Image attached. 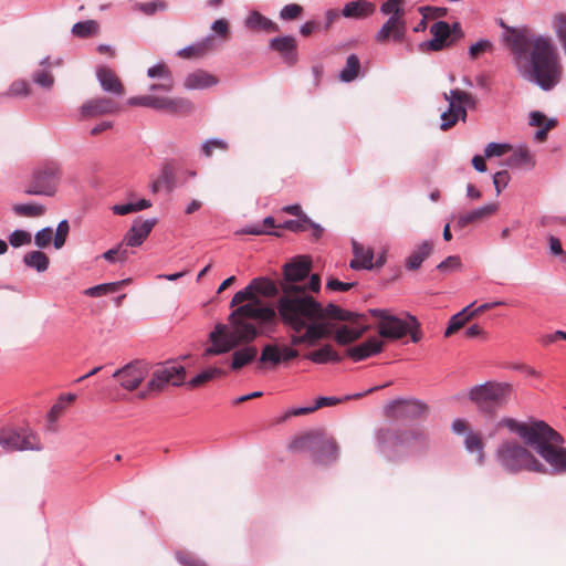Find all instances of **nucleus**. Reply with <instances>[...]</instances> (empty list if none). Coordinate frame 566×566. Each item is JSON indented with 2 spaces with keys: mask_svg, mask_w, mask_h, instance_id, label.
I'll return each mask as SVG.
<instances>
[{
  "mask_svg": "<svg viewBox=\"0 0 566 566\" xmlns=\"http://www.w3.org/2000/svg\"><path fill=\"white\" fill-rule=\"evenodd\" d=\"M250 303V302H258L260 303V298L255 295L254 293V290L251 285V283H249L244 289L238 291L232 300H231V303H230V306L233 307V306H237V305H242L243 302H247Z\"/></svg>",
  "mask_w": 566,
  "mask_h": 566,
  "instance_id": "3c124183",
  "label": "nucleus"
},
{
  "mask_svg": "<svg viewBox=\"0 0 566 566\" xmlns=\"http://www.w3.org/2000/svg\"><path fill=\"white\" fill-rule=\"evenodd\" d=\"M279 315L277 308L263 305L262 302H250L242 305H237V308L231 312L228 321L240 318L243 321L253 319L259 324L260 329H273L276 325V316Z\"/></svg>",
  "mask_w": 566,
  "mask_h": 566,
  "instance_id": "ddd939ff",
  "label": "nucleus"
},
{
  "mask_svg": "<svg viewBox=\"0 0 566 566\" xmlns=\"http://www.w3.org/2000/svg\"><path fill=\"white\" fill-rule=\"evenodd\" d=\"M433 251V243L430 240H423L416 244L410 254L405 259V268L408 271H417Z\"/></svg>",
  "mask_w": 566,
  "mask_h": 566,
  "instance_id": "a878e982",
  "label": "nucleus"
},
{
  "mask_svg": "<svg viewBox=\"0 0 566 566\" xmlns=\"http://www.w3.org/2000/svg\"><path fill=\"white\" fill-rule=\"evenodd\" d=\"M129 280H122L117 282L102 283L84 291V294L90 297H101L106 294L117 292L124 284L128 283Z\"/></svg>",
  "mask_w": 566,
  "mask_h": 566,
  "instance_id": "a18cd8bd",
  "label": "nucleus"
},
{
  "mask_svg": "<svg viewBox=\"0 0 566 566\" xmlns=\"http://www.w3.org/2000/svg\"><path fill=\"white\" fill-rule=\"evenodd\" d=\"M473 305L474 303H471L470 305L465 306L462 311L451 316L449 325L444 331L446 337H450L453 333L463 327L464 324L472 318L470 310L472 308Z\"/></svg>",
  "mask_w": 566,
  "mask_h": 566,
  "instance_id": "ea45409f",
  "label": "nucleus"
},
{
  "mask_svg": "<svg viewBox=\"0 0 566 566\" xmlns=\"http://www.w3.org/2000/svg\"><path fill=\"white\" fill-rule=\"evenodd\" d=\"M290 449L312 452L315 462L322 464L334 462L338 455L336 441L333 438H327L321 431L307 432L294 439Z\"/></svg>",
  "mask_w": 566,
  "mask_h": 566,
  "instance_id": "6e6552de",
  "label": "nucleus"
},
{
  "mask_svg": "<svg viewBox=\"0 0 566 566\" xmlns=\"http://www.w3.org/2000/svg\"><path fill=\"white\" fill-rule=\"evenodd\" d=\"M32 240L31 233L25 230L17 229L12 231L9 235V243L13 248H19L25 244H29Z\"/></svg>",
  "mask_w": 566,
  "mask_h": 566,
  "instance_id": "13d9d810",
  "label": "nucleus"
},
{
  "mask_svg": "<svg viewBox=\"0 0 566 566\" xmlns=\"http://www.w3.org/2000/svg\"><path fill=\"white\" fill-rule=\"evenodd\" d=\"M511 392L509 382L486 381L473 386L468 397L481 413L493 416L506 403Z\"/></svg>",
  "mask_w": 566,
  "mask_h": 566,
  "instance_id": "0eeeda50",
  "label": "nucleus"
},
{
  "mask_svg": "<svg viewBox=\"0 0 566 566\" xmlns=\"http://www.w3.org/2000/svg\"><path fill=\"white\" fill-rule=\"evenodd\" d=\"M99 30V24L95 20H85L76 22L72 27V34L80 39H87L96 35Z\"/></svg>",
  "mask_w": 566,
  "mask_h": 566,
  "instance_id": "49530a36",
  "label": "nucleus"
},
{
  "mask_svg": "<svg viewBox=\"0 0 566 566\" xmlns=\"http://www.w3.org/2000/svg\"><path fill=\"white\" fill-rule=\"evenodd\" d=\"M506 165L511 168L532 169L535 160L527 148H518L507 158Z\"/></svg>",
  "mask_w": 566,
  "mask_h": 566,
  "instance_id": "e433bc0d",
  "label": "nucleus"
},
{
  "mask_svg": "<svg viewBox=\"0 0 566 566\" xmlns=\"http://www.w3.org/2000/svg\"><path fill=\"white\" fill-rule=\"evenodd\" d=\"M367 329L368 326L366 325L361 327H349L343 325L336 329L334 334V340L340 346H346L359 339L367 332Z\"/></svg>",
  "mask_w": 566,
  "mask_h": 566,
  "instance_id": "2f4dec72",
  "label": "nucleus"
},
{
  "mask_svg": "<svg viewBox=\"0 0 566 566\" xmlns=\"http://www.w3.org/2000/svg\"><path fill=\"white\" fill-rule=\"evenodd\" d=\"M465 449L473 453H478V461L479 463L483 462L484 453H483V442L481 437L478 433L468 432L465 440H464Z\"/></svg>",
  "mask_w": 566,
  "mask_h": 566,
  "instance_id": "09e8293b",
  "label": "nucleus"
},
{
  "mask_svg": "<svg viewBox=\"0 0 566 566\" xmlns=\"http://www.w3.org/2000/svg\"><path fill=\"white\" fill-rule=\"evenodd\" d=\"M269 49L280 54L283 62L290 66L297 62V43L292 35L275 36L270 40Z\"/></svg>",
  "mask_w": 566,
  "mask_h": 566,
  "instance_id": "aec40b11",
  "label": "nucleus"
},
{
  "mask_svg": "<svg viewBox=\"0 0 566 566\" xmlns=\"http://www.w3.org/2000/svg\"><path fill=\"white\" fill-rule=\"evenodd\" d=\"M304 358L311 360L314 364L342 361V356L329 344L324 345L317 350L305 354Z\"/></svg>",
  "mask_w": 566,
  "mask_h": 566,
  "instance_id": "473e14b6",
  "label": "nucleus"
},
{
  "mask_svg": "<svg viewBox=\"0 0 566 566\" xmlns=\"http://www.w3.org/2000/svg\"><path fill=\"white\" fill-rule=\"evenodd\" d=\"M428 405L419 399L398 398L385 406V416L395 420H418L428 412Z\"/></svg>",
  "mask_w": 566,
  "mask_h": 566,
  "instance_id": "4468645a",
  "label": "nucleus"
},
{
  "mask_svg": "<svg viewBox=\"0 0 566 566\" xmlns=\"http://www.w3.org/2000/svg\"><path fill=\"white\" fill-rule=\"evenodd\" d=\"M509 32L510 35L507 41L510 42L512 51L514 54L522 56L528 51L530 44H533V41L530 40L525 30H516L511 28Z\"/></svg>",
  "mask_w": 566,
  "mask_h": 566,
  "instance_id": "72a5a7b5",
  "label": "nucleus"
},
{
  "mask_svg": "<svg viewBox=\"0 0 566 566\" xmlns=\"http://www.w3.org/2000/svg\"><path fill=\"white\" fill-rule=\"evenodd\" d=\"M245 27L255 31L277 32L279 25L259 11H252L245 19Z\"/></svg>",
  "mask_w": 566,
  "mask_h": 566,
  "instance_id": "f704fd0d",
  "label": "nucleus"
},
{
  "mask_svg": "<svg viewBox=\"0 0 566 566\" xmlns=\"http://www.w3.org/2000/svg\"><path fill=\"white\" fill-rule=\"evenodd\" d=\"M354 258L349 263L353 270H371L374 252L369 248H365L356 241H353Z\"/></svg>",
  "mask_w": 566,
  "mask_h": 566,
  "instance_id": "cd10ccee",
  "label": "nucleus"
},
{
  "mask_svg": "<svg viewBox=\"0 0 566 566\" xmlns=\"http://www.w3.org/2000/svg\"><path fill=\"white\" fill-rule=\"evenodd\" d=\"M226 376V371L218 367H209L199 374H197L195 377H192L188 382L187 386L189 388H197L212 379L223 377Z\"/></svg>",
  "mask_w": 566,
  "mask_h": 566,
  "instance_id": "37998d69",
  "label": "nucleus"
},
{
  "mask_svg": "<svg viewBox=\"0 0 566 566\" xmlns=\"http://www.w3.org/2000/svg\"><path fill=\"white\" fill-rule=\"evenodd\" d=\"M307 222H310V217L302 216V218H297L296 220H286L277 227L297 233L307 230Z\"/></svg>",
  "mask_w": 566,
  "mask_h": 566,
  "instance_id": "6e6d98bb",
  "label": "nucleus"
},
{
  "mask_svg": "<svg viewBox=\"0 0 566 566\" xmlns=\"http://www.w3.org/2000/svg\"><path fill=\"white\" fill-rule=\"evenodd\" d=\"M60 179V165L53 160L43 161L33 170L24 192L32 196H54Z\"/></svg>",
  "mask_w": 566,
  "mask_h": 566,
  "instance_id": "1a4fd4ad",
  "label": "nucleus"
},
{
  "mask_svg": "<svg viewBox=\"0 0 566 566\" xmlns=\"http://www.w3.org/2000/svg\"><path fill=\"white\" fill-rule=\"evenodd\" d=\"M62 63L63 60L61 57H57L53 62L51 61L50 56L43 57L40 61V66H42V69L34 71L32 74L33 83L44 90H51L54 85V76L49 69L51 66H60Z\"/></svg>",
  "mask_w": 566,
  "mask_h": 566,
  "instance_id": "393cba45",
  "label": "nucleus"
},
{
  "mask_svg": "<svg viewBox=\"0 0 566 566\" xmlns=\"http://www.w3.org/2000/svg\"><path fill=\"white\" fill-rule=\"evenodd\" d=\"M12 210L22 217H40L45 212V208L38 203H18L12 207Z\"/></svg>",
  "mask_w": 566,
  "mask_h": 566,
  "instance_id": "8fccbe9b",
  "label": "nucleus"
},
{
  "mask_svg": "<svg viewBox=\"0 0 566 566\" xmlns=\"http://www.w3.org/2000/svg\"><path fill=\"white\" fill-rule=\"evenodd\" d=\"M405 33V20L400 17H389L380 30L375 34V40L379 43H382L391 36L395 42H402Z\"/></svg>",
  "mask_w": 566,
  "mask_h": 566,
  "instance_id": "5701e85b",
  "label": "nucleus"
},
{
  "mask_svg": "<svg viewBox=\"0 0 566 566\" xmlns=\"http://www.w3.org/2000/svg\"><path fill=\"white\" fill-rule=\"evenodd\" d=\"M402 0H388L380 6L382 14H391L390 17L402 18L403 10L401 9Z\"/></svg>",
  "mask_w": 566,
  "mask_h": 566,
  "instance_id": "680f3d73",
  "label": "nucleus"
},
{
  "mask_svg": "<svg viewBox=\"0 0 566 566\" xmlns=\"http://www.w3.org/2000/svg\"><path fill=\"white\" fill-rule=\"evenodd\" d=\"M145 369L139 361H132L114 371L113 377L126 390L136 389L145 379Z\"/></svg>",
  "mask_w": 566,
  "mask_h": 566,
  "instance_id": "a211bd4d",
  "label": "nucleus"
},
{
  "mask_svg": "<svg viewBox=\"0 0 566 566\" xmlns=\"http://www.w3.org/2000/svg\"><path fill=\"white\" fill-rule=\"evenodd\" d=\"M218 48L217 39L213 34H208L206 38L197 41L186 48L180 49L177 55L182 59H199Z\"/></svg>",
  "mask_w": 566,
  "mask_h": 566,
  "instance_id": "b1692460",
  "label": "nucleus"
},
{
  "mask_svg": "<svg viewBox=\"0 0 566 566\" xmlns=\"http://www.w3.org/2000/svg\"><path fill=\"white\" fill-rule=\"evenodd\" d=\"M29 94L30 86L29 83L24 80L14 81L7 92V95L9 96H27Z\"/></svg>",
  "mask_w": 566,
  "mask_h": 566,
  "instance_id": "338daca9",
  "label": "nucleus"
},
{
  "mask_svg": "<svg viewBox=\"0 0 566 566\" xmlns=\"http://www.w3.org/2000/svg\"><path fill=\"white\" fill-rule=\"evenodd\" d=\"M157 223L156 218L142 220L140 218L134 220L132 227L124 235L123 242L126 247H139L150 234L151 230Z\"/></svg>",
  "mask_w": 566,
  "mask_h": 566,
  "instance_id": "6ab92c4d",
  "label": "nucleus"
},
{
  "mask_svg": "<svg viewBox=\"0 0 566 566\" xmlns=\"http://www.w3.org/2000/svg\"><path fill=\"white\" fill-rule=\"evenodd\" d=\"M258 350L254 346H247L232 354L231 369L238 370L248 365L256 357Z\"/></svg>",
  "mask_w": 566,
  "mask_h": 566,
  "instance_id": "58836bf2",
  "label": "nucleus"
},
{
  "mask_svg": "<svg viewBox=\"0 0 566 566\" xmlns=\"http://www.w3.org/2000/svg\"><path fill=\"white\" fill-rule=\"evenodd\" d=\"M283 282L280 286L283 296L306 295L305 289L296 283L306 279L312 270V258L310 255H297L283 265Z\"/></svg>",
  "mask_w": 566,
  "mask_h": 566,
  "instance_id": "9d476101",
  "label": "nucleus"
},
{
  "mask_svg": "<svg viewBox=\"0 0 566 566\" xmlns=\"http://www.w3.org/2000/svg\"><path fill=\"white\" fill-rule=\"evenodd\" d=\"M496 210H497V203L484 205L482 207L475 208L471 211H468V212L461 214L458 218L457 224L461 229L465 228L470 223L482 220V219L495 213Z\"/></svg>",
  "mask_w": 566,
  "mask_h": 566,
  "instance_id": "c85d7f7f",
  "label": "nucleus"
},
{
  "mask_svg": "<svg viewBox=\"0 0 566 566\" xmlns=\"http://www.w3.org/2000/svg\"><path fill=\"white\" fill-rule=\"evenodd\" d=\"M260 363H272L277 365L281 363V352L276 345L268 344L261 353Z\"/></svg>",
  "mask_w": 566,
  "mask_h": 566,
  "instance_id": "5fc2aeb1",
  "label": "nucleus"
},
{
  "mask_svg": "<svg viewBox=\"0 0 566 566\" xmlns=\"http://www.w3.org/2000/svg\"><path fill=\"white\" fill-rule=\"evenodd\" d=\"M23 263L30 269H34L38 272H44L48 270L50 261L48 255L42 251H30L24 254Z\"/></svg>",
  "mask_w": 566,
  "mask_h": 566,
  "instance_id": "79ce46f5",
  "label": "nucleus"
},
{
  "mask_svg": "<svg viewBox=\"0 0 566 566\" xmlns=\"http://www.w3.org/2000/svg\"><path fill=\"white\" fill-rule=\"evenodd\" d=\"M430 33L433 38L441 39L448 41L451 35V27L446 21H437L430 28Z\"/></svg>",
  "mask_w": 566,
  "mask_h": 566,
  "instance_id": "bf43d9fd",
  "label": "nucleus"
},
{
  "mask_svg": "<svg viewBox=\"0 0 566 566\" xmlns=\"http://www.w3.org/2000/svg\"><path fill=\"white\" fill-rule=\"evenodd\" d=\"M495 458L502 469L509 473L515 474L522 471L548 472L546 465L517 441L502 442L495 452Z\"/></svg>",
  "mask_w": 566,
  "mask_h": 566,
  "instance_id": "20e7f679",
  "label": "nucleus"
},
{
  "mask_svg": "<svg viewBox=\"0 0 566 566\" xmlns=\"http://www.w3.org/2000/svg\"><path fill=\"white\" fill-rule=\"evenodd\" d=\"M147 75L151 78L158 77L167 81L163 84L150 85V91L163 90L165 92H170L172 90L171 73L164 62L157 63L156 65L149 67L147 70Z\"/></svg>",
  "mask_w": 566,
  "mask_h": 566,
  "instance_id": "7c9ffc66",
  "label": "nucleus"
},
{
  "mask_svg": "<svg viewBox=\"0 0 566 566\" xmlns=\"http://www.w3.org/2000/svg\"><path fill=\"white\" fill-rule=\"evenodd\" d=\"M185 367L180 364L163 366L154 371L147 382V390L159 391L169 382L176 387L181 386L185 384Z\"/></svg>",
  "mask_w": 566,
  "mask_h": 566,
  "instance_id": "dca6fc26",
  "label": "nucleus"
},
{
  "mask_svg": "<svg viewBox=\"0 0 566 566\" xmlns=\"http://www.w3.org/2000/svg\"><path fill=\"white\" fill-rule=\"evenodd\" d=\"M192 109V103L184 97H166L165 111L170 114H187Z\"/></svg>",
  "mask_w": 566,
  "mask_h": 566,
  "instance_id": "de8ad7c7",
  "label": "nucleus"
},
{
  "mask_svg": "<svg viewBox=\"0 0 566 566\" xmlns=\"http://www.w3.org/2000/svg\"><path fill=\"white\" fill-rule=\"evenodd\" d=\"M0 446L6 451H40L39 436L29 427H6L0 430Z\"/></svg>",
  "mask_w": 566,
  "mask_h": 566,
  "instance_id": "9b49d317",
  "label": "nucleus"
},
{
  "mask_svg": "<svg viewBox=\"0 0 566 566\" xmlns=\"http://www.w3.org/2000/svg\"><path fill=\"white\" fill-rule=\"evenodd\" d=\"M279 317L283 325L300 333L306 326V321H324L325 318L357 323L365 318L364 314L344 310L328 303L325 307L311 295L281 296L277 301Z\"/></svg>",
  "mask_w": 566,
  "mask_h": 566,
  "instance_id": "f257e3e1",
  "label": "nucleus"
},
{
  "mask_svg": "<svg viewBox=\"0 0 566 566\" xmlns=\"http://www.w3.org/2000/svg\"><path fill=\"white\" fill-rule=\"evenodd\" d=\"M384 342L377 336L369 337L366 342L346 349V356L354 361H361L382 352Z\"/></svg>",
  "mask_w": 566,
  "mask_h": 566,
  "instance_id": "4be33fe9",
  "label": "nucleus"
},
{
  "mask_svg": "<svg viewBox=\"0 0 566 566\" xmlns=\"http://www.w3.org/2000/svg\"><path fill=\"white\" fill-rule=\"evenodd\" d=\"M218 80L206 71L198 70L186 76L184 85L187 90H202L213 86Z\"/></svg>",
  "mask_w": 566,
  "mask_h": 566,
  "instance_id": "c756f323",
  "label": "nucleus"
},
{
  "mask_svg": "<svg viewBox=\"0 0 566 566\" xmlns=\"http://www.w3.org/2000/svg\"><path fill=\"white\" fill-rule=\"evenodd\" d=\"M497 426L505 427L511 432L516 433L526 442V444L532 447L539 457L542 448H545L547 442L552 440L560 442L562 440V434L542 420L527 424L518 422L514 418L506 417L499 421Z\"/></svg>",
  "mask_w": 566,
  "mask_h": 566,
  "instance_id": "423d86ee",
  "label": "nucleus"
},
{
  "mask_svg": "<svg viewBox=\"0 0 566 566\" xmlns=\"http://www.w3.org/2000/svg\"><path fill=\"white\" fill-rule=\"evenodd\" d=\"M130 106L149 107L157 111H165L166 97H158L153 95L134 96L127 101Z\"/></svg>",
  "mask_w": 566,
  "mask_h": 566,
  "instance_id": "a19ab883",
  "label": "nucleus"
},
{
  "mask_svg": "<svg viewBox=\"0 0 566 566\" xmlns=\"http://www.w3.org/2000/svg\"><path fill=\"white\" fill-rule=\"evenodd\" d=\"M303 329H305L304 334L308 346H313L322 339L321 327L316 326L315 321H306V326Z\"/></svg>",
  "mask_w": 566,
  "mask_h": 566,
  "instance_id": "4d7b16f0",
  "label": "nucleus"
},
{
  "mask_svg": "<svg viewBox=\"0 0 566 566\" xmlns=\"http://www.w3.org/2000/svg\"><path fill=\"white\" fill-rule=\"evenodd\" d=\"M369 314L379 318L378 333L388 339H400L408 335V322L391 315L388 310L370 308Z\"/></svg>",
  "mask_w": 566,
  "mask_h": 566,
  "instance_id": "2eb2a0df",
  "label": "nucleus"
},
{
  "mask_svg": "<svg viewBox=\"0 0 566 566\" xmlns=\"http://www.w3.org/2000/svg\"><path fill=\"white\" fill-rule=\"evenodd\" d=\"M69 230L70 226L67 220H62L59 222L56 232L53 238V244L55 249H61L65 244Z\"/></svg>",
  "mask_w": 566,
  "mask_h": 566,
  "instance_id": "052dcab7",
  "label": "nucleus"
},
{
  "mask_svg": "<svg viewBox=\"0 0 566 566\" xmlns=\"http://www.w3.org/2000/svg\"><path fill=\"white\" fill-rule=\"evenodd\" d=\"M159 184L164 186V188L167 191H171L175 187V170L174 167L170 164H165L161 169L160 174L157 178Z\"/></svg>",
  "mask_w": 566,
  "mask_h": 566,
  "instance_id": "864d4df0",
  "label": "nucleus"
},
{
  "mask_svg": "<svg viewBox=\"0 0 566 566\" xmlns=\"http://www.w3.org/2000/svg\"><path fill=\"white\" fill-rule=\"evenodd\" d=\"M377 439L380 444L402 448L410 455L423 454L430 446L429 434L423 427L396 430L382 428L378 430Z\"/></svg>",
  "mask_w": 566,
  "mask_h": 566,
  "instance_id": "39448f33",
  "label": "nucleus"
},
{
  "mask_svg": "<svg viewBox=\"0 0 566 566\" xmlns=\"http://www.w3.org/2000/svg\"><path fill=\"white\" fill-rule=\"evenodd\" d=\"M134 9L140 11L145 15H154L158 11H165L167 9V3L164 0H153L145 3H136Z\"/></svg>",
  "mask_w": 566,
  "mask_h": 566,
  "instance_id": "603ef678",
  "label": "nucleus"
},
{
  "mask_svg": "<svg viewBox=\"0 0 566 566\" xmlns=\"http://www.w3.org/2000/svg\"><path fill=\"white\" fill-rule=\"evenodd\" d=\"M96 76L104 92L118 96L123 95L124 86L113 70L101 66L96 71Z\"/></svg>",
  "mask_w": 566,
  "mask_h": 566,
  "instance_id": "bb28decb",
  "label": "nucleus"
},
{
  "mask_svg": "<svg viewBox=\"0 0 566 566\" xmlns=\"http://www.w3.org/2000/svg\"><path fill=\"white\" fill-rule=\"evenodd\" d=\"M526 77L543 91H551L560 82L562 65L549 38L543 35L534 38L531 69L527 71Z\"/></svg>",
  "mask_w": 566,
  "mask_h": 566,
  "instance_id": "f03ea898",
  "label": "nucleus"
},
{
  "mask_svg": "<svg viewBox=\"0 0 566 566\" xmlns=\"http://www.w3.org/2000/svg\"><path fill=\"white\" fill-rule=\"evenodd\" d=\"M119 111V105L111 98L97 97L87 101L81 106V115L84 118L99 115L114 114Z\"/></svg>",
  "mask_w": 566,
  "mask_h": 566,
  "instance_id": "412c9836",
  "label": "nucleus"
},
{
  "mask_svg": "<svg viewBox=\"0 0 566 566\" xmlns=\"http://www.w3.org/2000/svg\"><path fill=\"white\" fill-rule=\"evenodd\" d=\"M229 325L230 329L224 324H217L214 326V329L209 334L212 345L206 348L205 355L211 356L228 353L241 343L248 344L253 342L260 334L254 324L240 318L229 321Z\"/></svg>",
  "mask_w": 566,
  "mask_h": 566,
  "instance_id": "7ed1b4c3",
  "label": "nucleus"
},
{
  "mask_svg": "<svg viewBox=\"0 0 566 566\" xmlns=\"http://www.w3.org/2000/svg\"><path fill=\"white\" fill-rule=\"evenodd\" d=\"M565 440L562 437L560 442L549 441L545 448H542L541 458L549 465L554 474L566 473V448L563 447Z\"/></svg>",
  "mask_w": 566,
  "mask_h": 566,
  "instance_id": "f3484780",
  "label": "nucleus"
},
{
  "mask_svg": "<svg viewBox=\"0 0 566 566\" xmlns=\"http://www.w3.org/2000/svg\"><path fill=\"white\" fill-rule=\"evenodd\" d=\"M492 49L493 44L490 40L481 39L469 48V56L471 60H475L481 53L491 51Z\"/></svg>",
  "mask_w": 566,
  "mask_h": 566,
  "instance_id": "e2e57ef3",
  "label": "nucleus"
},
{
  "mask_svg": "<svg viewBox=\"0 0 566 566\" xmlns=\"http://www.w3.org/2000/svg\"><path fill=\"white\" fill-rule=\"evenodd\" d=\"M443 97L449 102V108L441 114L440 128L448 130L453 127L459 119L465 120V107H474L475 98L472 94L459 88L451 90L449 94L444 93Z\"/></svg>",
  "mask_w": 566,
  "mask_h": 566,
  "instance_id": "f8f14e48",
  "label": "nucleus"
},
{
  "mask_svg": "<svg viewBox=\"0 0 566 566\" xmlns=\"http://www.w3.org/2000/svg\"><path fill=\"white\" fill-rule=\"evenodd\" d=\"M511 149V146L509 144H502V143H489L486 147L484 148V156L488 158L495 157V156H502L506 151Z\"/></svg>",
  "mask_w": 566,
  "mask_h": 566,
  "instance_id": "69168bd1",
  "label": "nucleus"
},
{
  "mask_svg": "<svg viewBox=\"0 0 566 566\" xmlns=\"http://www.w3.org/2000/svg\"><path fill=\"white\" fill-rule=\"evenodd\" d=\"M250 283L254 290L255 295L259 294L265 297H273L279 294L277 284L266 276L255 277L251 280Z\"/></svg>",
  "mask_w": 566,
  "mask_h": 566,
  "instance_id": "4c0bfd02",
  "label": "nucleus"
},
{
  "mask_svg": "<svg viewBox=\"0 0 566 566\" xmlns=\"http://www.w3.org/2000/svg\"><path fill=\"white\" fill-rule=\"evenodd\" d=\"M302 12L303 8L300 4H286L280 11V19L285 21L295 20L301 15Z\"/></svg>",
  "mask_w": 566,
  "mask_h": 566,
  "instance_id": "0e129e2a",
  "label": "nucleus"
},
{
  "mask_svg": "<svg viewBox=\"0 0 566 566\" xmlns=\"http://www.w3.org/2000/svg\"><path fill=\"white\" fill-rule=\"evenodd\" d=\"M360 71V61L356 54H350L346 59V64L339 72V80L344 83L354 81Z\"/></svg>",
  "mask_w": 566,
  "mask_h": 566,
  "instance_id": "c03bdc74",
  "label": "nucleus"
},
{
  "mask_svg": "<svg viewBox=\"0 0 566 566\" xmlns=\"http://www.w3.org/2000/svg\"><path fill=\"white\" fill-rule=\"evenodd\" d=\"M375 6L368 1H350L343 8V15L345 18H364L373 14Z\"/></svg>",
  "mask_w": 566,
  "mask_h": 566,
  "instance_id": "c9c22d12",
  "label": "nucleus"
},
{
  "mask_svg": "<svg viewBox=\"0 0 566 566\" xmlns=\"http://www.w3.org/2000/svg\"><path fill=\"white\" fill-rule=\"evenodd\" d=\"M461 268V260L458 255H450L446 260L441 261L437 265V270L440 272H451Z\"/></svg>",
  "mask_w": 566,
  "mask_h": 566,
  "instance_id": "774afa93",
  "label": "nucleus"
}]
</instances>
